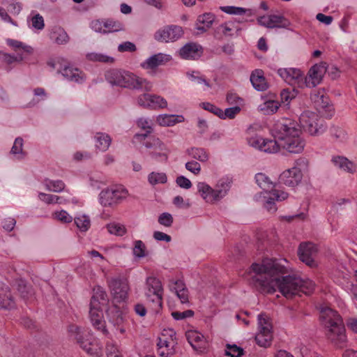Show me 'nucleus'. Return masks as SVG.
Listing matches in <instances>:
<instances>
[{
	"label": "nucleus",
	"instance_id": "13",
	"mask_svg": "<svg viewBox=\"0 0 357 357\" xmlns=\"http://www.w3.org/2000/svg\"><path fill=\"white\" fill-rule=\"evenodd\" d=\"M144 145L148 149L147 153L152 159L159 162L167 161L170 151L159 138L151 137L144 143Z\"/></svg>",
	"mask_w": 357,
	"mask_h": 357
},
{
	"label": "nucleus",
	"instance_id": "8",
	"mask_svg": "<svg viewBox=\"0 0 357 357\" xmlns=\"http://www.w3.org/2000/svg\"><path fill=\"white\" fill-rule=\"evenodd\" d=\"M128 196V190L123 185H115L102 190L99 195L102 206H114L121 203Z\"/></svg>",
	"mask_w": 357,
	"mask_h": 357
},
{
	"label": "nucleus",
	"instance_id": "11",
	"mask_svg": "<svg viewBox=\"0 0 357 357\" xmlns=\"http://www.w3.org/2000/svg\"><path fill=\"white\" fill-rule=\"evenodd\" d=\"M278 74L285 82L293 86L294 91L296 89H303L306 86L305 75L298 68H280Z\"/></svg>",
	"mask_w": 357,
	"mask_h": 357
},
{
	"label": "nucleus",
	"instance_id": "14",
	"mask_svg": "<svg viewBox=\"0 0 357 357\" xmlns=\"http://www.w3.org/2000/svg\"><path fill=\"white\" fill-rule=\"evenodd\" d=\"M310 99L317 111L326 118H331L334 114V109L330 104L329 98L324 90L314 91L311 93Z\"/></svg>",
	"mask_w": 357,
	"mask_h": 357
},
{
	"label": "nucleus",
	"instance_id": "2",
	"mask_svg": "<svg viewBox=\"0 0 357 357\" xmlns=\"http://www.w3.org/2000/svg\"><path fill=\"white\" fill-rule=\"evenodd\" d=\"M274 139H264L261 151L265 153H277L280 147L289 153H299L304 149L305 143L301 137L297 121L291 119L278 121L273 130Z\"/></svg>",
	"mask_w": 357,
	"mask_h": 357
},
{
	"label": "nucleus",
	"instance_id": "64",
	"mask_svg": "<svg viewBox=\"0 0 357 357\" xmlns=\"http://www.w3.org/2000/svg\"><path fill=\"white\" fill-rule=\"evenodd\" d=\"M194 315V312L191 310H188L183 312L175 311L172 312V316L176 320H183L188 317H191Z\"/></svg>",
	"mask_w": 357,
	"mask_h": 357
},
{
	"label": "nucleus",
	"instance_id": "59",
	"mask_svg": "<svg viewBox=\"0 0 357 357\" xmlns=\"http://www.w3.org/2000/svg\"><path fill=\"white\" fill-rule=\"evenodd\" d=\"M331 135L337 140L342 141L346 139L347 133L337 126H333L330 129Z\"/></svg>",
	"mask_w": 357,
	"mask_h": 357
},
{
	"label": "nucleus",
	"instance_id": "3",
	"mask_svg": "<svg viewBox=\"0 0 357 357\" xmlns=\"http://www.w3.org/2000/svg\"><path fill=\"white\" fill-rule=\"evenodd\" d=\"M319 318L321 324L327 329L328 338L337 347H343L347 340V336L340 314L331 307H324L320 310Z\"/></svg>",
	"mask_w": 357,
	"mask_h": 357
},
{
	"label": "nucleus",
	"instance_id": "36",
	"mask_svg": "<svg viewBox=\"0 0 357 357\" xmlns=\"http://www.w3.org/2000/svg\"><path fill=\"white\" fill-rule=\"evenodd\" d=\"M94 139L96 149L101 151H106L109 149L112 142L110 136L103 132L96 133Z\"/></svg>",
	"mask_w": 357,
	"mask_h": 357
},
{
	"label": "nucleus",
	"instance_id": "29",
	"mask_svg": "<svg viewBox=\"0 0 357 357\" xmlns=\"http://www.w3.org/2000/svg\"><path fill=\"white\" fill-rule=\"evenodd\" d=\"M243 22V20L227 22L220 24L218 29L225 36H238L241 31V28L237 24Z\"/></svg>",
	"mask_w": 357,
	"mask_h": 357
},
{
	"label": "nucleus",
	"instance_id": "6",
	"mask_svg": "<svg viewBox=\"0 0 357 357\" xmlns=\"http://www.w3.org/2000/svg\"><path fill=\"white\" fill-rule=\"evenodd\" d=\"M299 128L303 130L311 135H319L326 130V124L324 120L313 112L304 111L299 116V123L297 122ZM301 131V129H300Z\"/></svg>",
	"mask_w": 357,
	"mask_h": 357
},
{
	"label": "nucleus",
	"instance_id": "42",
	"mask_svg": "<svg viewBox=\"0 0 357 357\" xmlns=\"http://www.w3.org/2000/svg\"><path fill=\"white\" fill-rule=\"evenodd\" d=\"M148 181L152 185L164 184L167 181V177L164 172H152L148 176Z\"/></svg>",
	"mask_w": 357,
	"mask_h": 357
},
{
	"label": "nucleus",
	"instance_id": "10",
	"mask_svg": "<svg viewBox=\"0 0 357 357\" xmlns=\"http://www.w3.org/2000/svg\"><path fill=\"white\" fill-rule=\"evenodd\" d=\"M163 291L162 282L158 278L153 276L146 278L144 294L146 300L154 304L155 309L162 307Z\"/></svg>",
	"mask_w": 357,
	"mask_h": 357
},
{
	"label": "nucleus",
	"instance_id": "20",
	"mask_svg": "<svg viewBox=\"0 0 357 357\" xmlns=\"http://www.w3.org/2000/svg\"><path fill=\"white\" fill-rule=\"evenodd\" d=\"M167 332L170 340L165 337H159L157 343L158 353L162 357H168L174 354V347L176 342L174 339L175 338L176 333L172 329Z\"/></svg>",
	"mask_w": 357,
	"mask_h": 357
},
{
	"label": "nucleus",
	"instance_id": "52",
	"mask_svg": "<svg viewBox=\"0 0 357 357\" xmlns=\"http://www.w3.org/2000/svg\"><path fill=\"white\" fill-rule=\"evenodd\" d=\"M241 111V107L240 106L236 105L231 107H228L225 109L224 111L222 110V114L220 115L221 119H233L236 117L237 114L240 113Z\"/></svg>",
	"mask_w": 357,
	"mask_h": 357
},
{
	"label": "nucleus",
	"instance_id": "16",
	"mask_svg": "<svg viewBox=\"0 0 357 357\" xmlns=\"http://www.w3.org/2000/svg\"><path fill=\"white\" fill-rule=\"evenodd\" d=\"M183 35V29L181 26L171 25L165 26L158 30L154 35V38L159 42H173L177 40Z\"/></svg>",
	"mask_w": 357,
	"mask_h": 357
},
{
	"label": "nucleus",
	"instance_id": "17",
	"mask_svg": "<svg viewBox=\"0 0 357 357\" xmlns=\"http://www.w3.org/2000/svg\"><path fill=\"white\" fill-rule=\"evenodd\" d=\"M257 22L260 26L268 29H288L291 24L289 20L281 15H263L257 18Z\"/></svg>",
	"mask_w": 357,
	"mask_h": 357
},
{
	"label": "nucleus",
	"instance_id": "24",
	"mask_svg": "<svg viewBox=\"0 0 357 357\" xmlns=\"http://www.w3.org/2000/svg\"><path fill=\"white\" fill-rule=\"evenodd\" d=\"M326 73L324 64H315L308 71L307 76H305L306 79V87L312 88L318 85L324 74Z\"/></svg>",
	"mask_w": 357,
	"mask_h": 357
},
{
	"label": "nucleus",
	"instance_id": "45",
	"mask_svg": "<svg viewBox=\"0 0 357 357\" xmlns=\"http://www.w3.org/2000/svg\"><path fill=\"white\" fill-rule=\"evenodd\" d=\"M86 58L92 61H98L102 63H112L114 61V59L113 57L101 53H89L86 55Z\"/></svg>",
	"mask_w": 357,
	"mask_h": 357
},
{
	"label": "nucleus",
	"instance_id": "26",
	"mask_svg": "<svg viewBox=\"0 0 357 357\" xmlns=\"http://www.w3.org/2000/svg\"><path fill=\"white\" fill-rule=\"evenodd\" d=\"M203 54L202 47L195 43H188L179 50V56L184 59L195 60Z\"/></svg>",
	"mask_w": 357,
	"mask_h": 357
},
{
	"label": "nucleus",
	"instance_id": "19",
	"mask_svg": "<svg viewBox=\"0 0 357 357\" xmlns=\"http://www.w3.org/2000/svg\"><path fill=\"white\" fill-rule=\"evenodd\" d=\"M137 102L140 106L150 109L165 108L167 106V102L164 98L150 93L139 96Z\"/></svg>",
	"mask_w": 357,
	"mask_h": 357
},
{
	"label": "nucleus",
	"instance_id": "33",
	"mask_svg": "<svg viewBox=\"0 0 357 357\" xmlns=\"http://www.w3.org/2000/svg\"><path fill=\"white\" fill-rule=\"evenodd\" d=\"M109 302L107 294L105 289L97 286L93 289V294L91 297L90 305L91 306H101L107 305Z\"/></svg>",
	"mask_w": 357,
	"mask_h": 357
},
{
	"label": "nucleus",
	"instance_id": "48",
	"mask_svg": "<svg viewBox=\"0 0 357 357\" xmlns=\"http://www.w3.org/2000/svg\"><path fill=\"white\" fill-rule=\"evenodd\" d=\"M255 181L257 185L262 189L268 190L272 187V182L269 178L263 173H257L255 175Z\"/></svg>",
	"mask_w": 357,
	"mask_h": 357
},
{
	"label": "nucleus",
	"instance_id": "18",
	"mask_svg": "<svg viewBox=\"0 0 357 357\" xmlns=\"http://www.w3.org/2000/svg\"><path fill=\"white\" fill-rule=\"evenodd\" d=\"M317 252L316 245L310 242H305L300 244L298 255L301 261L310 267L316 266L314 257Z\"/></svg>",
	"mask_w": 357,
	"mask_h": 357
},
{
	"label": "nucleus",
	"instance_id": "47",
	"mask_svg": "<svg viewBox=\"0 0 357 357\" xmlns=\"http://www.w3.org/2000/svg\"><path fill=\"white\" fill-rule=\"evenodd\" d=\"M187 77L193 82H195L198 84H204L207 88H211V85L210 83L205 79L203 75H200L199 72L197 71H192L187 73Z\"/></svg>",
	"mask_w": 357,
	"mask_h": 357
},
{
	"label": "nucleus",
	"instance_id": "9",
	"mask_svg": "<svg viewBox=\"0 0 357 357\" xmlns=\"http://www.w3.org/2000/svg\"><path fill=\"white\" fill-rule=\"evenodd\" d=\"M69 331L76 333L75 338L77 343L89 355L92 357L102 356V347L98 340L91 335H87L86 337H83L80 335V328L76 326H71Z\"/></svg>",
	"mask_w": 357,
	"mask_h": 357
},
{
	"label": "nucleus",
	"instance_id": "51",
	"mask_svg": "<svg viewBox=\"0 0 357 357\" xmlns=\"http://www.w3.org/2000/svg\"><path fill=\"white\" fill-rule=\"evenodd\" d=\"M108 231L111 234H114L116 236H122L126 233V229L124 225L119 223H110L107 226Z\"/></svg>",
	"mask_w": 357,
	"mask_h": 357
},
{
	"label": "nucleus",
	"instance_id": "61",
	"mask_svg": "<svg viewBox=\"0 0 357 357\" xmlns=\"http://www.w3.org/2000/svg\"><path fill=\"white\" fill-rule=\"evenodd\" d=\"M202 107L204 109L210 112L211 113L218 116L219 118H220V115L221 114H222V109L212 103L202 102Z\"/></svg>",
	"mask_w": 357,
	"mask_h": 357
},
{
	"label": "nucleus",
	"instance_id": "63",
	"mask_svg": "<svg viewBox=\"0 0 357 357\" xmlns=\"http://www.w3.org/2000/svg\"><path fill=\"white\" fill-rule=\"evenodd\" d=\"M185 167L187 170L192 172L195 175H198L201 172L200 164L195 160L189 161L185 163Z\"/></svg>",
	"mask_w": 357,
	"mask_h": 357
},
{
	"label": "nucleus",
	"instance_id": "54",
	"mask_svg": "<svg viewBox=\"0 0 357 357\" xmlns=\"http://www.w3.org/2000/svg\"><path fill=\"white\" fill-rule=\"evenodd\" d=\"M7 44L15 50L22 49L25 52L29 54L32 53L33 52V48L31 46L24 45L23 43L19 40L8 39L7 40Z\"/></svg>",
	"mask_w": 357,
	"mask_h": 357
},
{
	"label": "nucleus",
	"instance_id": "53",
	"mask_svg": "<svg viewBox=\"0 0 357 357\" xmlns=\"http://www.w3.org/2000/svg\"><path fill=\"white\" fill-rule=\"evenodd\" d=\"M52 217L58 221L63 223H70L73 220V216H71L66 211L61 210L55 211L52 213Z\"/></svg>",
	"mask_w": 357,
	"mask_h": 357
},
{
	"label": "nucleus",
	"instance_id": "23",
	"mask_svg": "<svg viewBox=\"0 0 357 357\" xmlns=\"http://www.w3.org/2000/svg\"><path fill=\"white\" fill-rule=\"evenodd\" d=\"M172 59L169 54L158 53L147 58L140 64V66L145 70H155L158 66L166 64Z\"/></svg>",
	"mask_w": 357,
	"mask_h": 357
},
{
	"label": "nucleus",
	"instance_id": "21",
	"mask_svg": "<svg viewBox=\"0 0 357 357\" xmlns=\"http://www.w3.org/2000/svg\"><path fill=\"white\" fill-rule=\"evenodd\" d=\"M89 318L93 326L96 330L100 331L104 335L107 333L103 317L102 307L91 306L90 305Z\"/></svg>",
	"mask_w": 357,
	"mask_h": 357
},
{
	"label": "nucleus",
	"instance_id": "7",
	"mask_svg": "<svg viewBox=\"0 0 357 357\" xmlns=\"http://www.w3.org/2000/svg\"><path fill=\"white\" fill-rule=\"evenodd\" d=\"M308 160L300 158L294 162V166L284 171L280 176V182L290 187H294L301 183L303 178V171L307 169Z\"/></svg>",
	"mask_w": 357,
	"mask_h": 357
},
{
	"label": "nucleus",
	"instance_id": "57",
	"mask_svg": "<svg viewBox=\"0 0 357 357\" xmlns=\"http://www.w3.org/2000/svg\"><path fill=\"white\" fill-rule=\"evenodd\" d=\"M248 142L250 146L261 151L262 144L264 143V138L255 135L248 138Z\"/></svg>",
	"mask_w": 357,
	"mask_h": 357
},
{
	"label": "nucleus",
	"instance_id": "4",
	"mask_svg": "<svg viewBox=\"0 0 357 357\" xmlns=\"http://www.w3.org/2000/svg\"><path fill=\"white\" fill-rule=\"evenodd\" d=\"M105 77L112 85L121 87L141 89L146 91H151L153 87L152 83L147 79L128 71H121L116 69L110 70L106 73Z\"/></svg>",
	"mask_w": 357,
	"mask_h": 357
},
{
	"label": "nucleus",
	"instance_id": "32",
	"mask_svg": "<svg viewBox=\"0 0 357 357\" xmlns=\"http://www.w3.org/2000/svg\"><path fill=\"white\" fill-rule=\"evenodd\" d=\"M50 38L57 45H66L70 40V37L67 32L59 26L52 27L50 33Z\"/></svg>",
	"mask_w": 357,
	"mask_h": 357
},
{
	"label": "nucleus",
	"instance_id": "41",
	"mask_svg": "<svg viewBox=\"0 0 357 357\" xmlns=\"http://www.w3.org/2000/svg\"><path fill=\"white\" fill-rule=\"evenodd\" d=\"M29 21L31 22V27L32 29H36L38 31H41L45 27V22L43 17L40 14L37 13L34 11L31 12Z\"/></svg>",
	"mask_w": 357,
	"mask_h": 357
},
{
	"label": "nucleus",
	"instance_id": "12",
	"mask_svg": "<svg viewBox=\"0 0 357 357\" xmlns=\"http://www.w3.org/2000/svg\"><path fill=\"white\" fill-rule=\"evenodd\" d=\"M108 284L112 298L116 302H126L128 300L130 286L127 278H112L109 280Z\"/></svg>",
	"mask_w": 357,
	"mask_h": 357
},
{
	"label": "nucleus",
	"instance_id": "55",
	"mask_svg": "<svg viewBox=\"0 0 357 357\" xmlns=\"http://www.w3.org/2000/svg\"><path fill=\"white\" fill-rule=\"evenodd\" d=\"M226 101L229 105H238L241 107L243 104V99L241 98L238 94L232 92H229L226 96Z\"/></svg>",
	"mask_w": 357,
	"mask_h": 357
},
{
	"label": "nucleus",
	"instance_id": "37",
	"mask_svg": "<svg viewBox=\"0 0 357 357\" xmlns=\"http://www.w3.org/2000/svg\"><path fill=\"white\" fill-rule=\"evenodd\" d=\"M183 119V116L161 114L157 117V122L162 126H172L176 123L182 122Z\"/></svg>",
	"mask_w": 357,
	"mask_h": 357
},
{
	"label": "nucleus",
	"instance_id": "62",
	"mask_svg": "<svg viewBox=\"0 0 357 357\" xmlns=\"http://www.w3.org/2000/svg\"><path fill=\"white\" fill-rule=\"evenodd\" d=\"M137 124L139 128L146 131L148 133H151L153 129L151 120L146 118H139L137 121Z\"/></svg>",
	"mask_w": 357,
	"mask_h": 357
},
{
	"label": "nucleus",
	"instance_id": "56",
	"mask_svg": "<svg viewBox=\"0 0 357 357\" xmlns=\"http://www.w3.org/2000/svg\"><path fill=\"white\" fill-rule=\"evenodd\" d=\"M225 354L230 357H241L243 354V350L241 347H237L236 344L227 346V350L225 351Z\"/></svg>",
	"mask_w": 357,
	"mask_h": 357
},
{
	"label": "nucleus",
	"instance_id": "22",
	"mask_svg": "<svg viewBox=\"0 0 357 357\" xmlns=\"http://www.w3.org/2000/svg\"><path fill=\"white\" fill-rule=\"evenodd\" d=\"M266 195L264 197L266 199L265 203L264 204V207L269 212H275L276 207L275 202H281L286 199L288 197V194L283 191L278 189H273L270 192H266Z\"/></svg>",
	"mask_w": 357,
	"mask_h": 357
},
{
	"label": "nucleus",
	"instance_id": "39",
	"mask_svg": "<svg viewBox=\"0 0 357 357\" xmlns=\"http://www.w3.org/2000/svg\"><path fill=\"white\" fill-rule=\"evenodd\" d=\"M23 143L22 138L17 137L10 150V154L17 160L24 159L26 156V153L23 151Z\"/></svg>",
	"mask_w": 357,
	"mask_h": 357
},
{
	"label": "nucleus",
	"instance_id": "38",
	"mask_svg": "<svg viewBox=\"0 0 357 357\" xmlns=\"http://www.w3.org/2000/svg\"><path fill=\"white\" fill-rule=\"evenodd\" d=\"M188 153L192 158L201 162H205L209 158L208 153L204 148L192 147L188 149Z\"/></svg>",
	"mask_w": 357,
	"mask_h": 357
},
{
	"label": "nucleus",
	"instance_id": "60",
	"mask_svg": "<svg viewBox=\"0 0 357 357\" xmlns=\"http://www.w3.org/2000/svg\"><path fill=\"white\" fill-rule=\"evenodd\" d=\"M38 199L45 204H56V202H58L59 196L51 194H46L44 192H39Z\"/></svg>",
	"mask_w": 357,
	"mask_h": 357
},
{
	"label": "nucleus",
	"instance_id": "28",
	"mask_svg": "<svg viewBox=\"0 0 357 357\" xmlns=\"http://www.w3.org/2000/svg\"><path fill=\"white\" fill-rule=\"evenodd\" d=\"M61 73L66 79L78 84L83 83L86 79L85 75L82 71L72 66L63 67L61 70Z\"/></svg>",
	"mask_w": 357,
	"mask_h": 357
},
{
	"label": "nucleus",
	"instance_id": "27",
	"mask_svg": "<svg viewBox=\"0 0 357 357\" xmlns=\"http://www.w3.org/2000/svg\"><path fill=\"white\" fill-rule=\"evenodd\" d=\"M331 162L336 169L343 172L354 174L356 170V164L343 155H333Z\"/></svg>",
	"mask_w": 357,
	"mask_h": 357
},
{
	"label": "nucleus",
	"instance_id": "34",
	"mask_svg": "<svg viewBox=\"0 0 357 357\" xmlns=\"http://www.w3.org/2000/svg\"><path fill=\"white\" fill-rule=\"evenodd\" d=\"M215 19V15L212 13H205L198 16L196 29L201 33L206 32L211 27Z\"/></svg>",
	"mask_w": 357,
	"mask_h": 357
},
{
	"label": "nucleus",
	"instance_id": "35",
	"mask_svg": "<svg viewBox=\"0 0 357 357\" xmlns=\"http://www.w3.org/2000/svg\"><path fill=\"white\" fill-rule=\"evenodd\" d=\"M109 321L114 325L120 326L124 320L123 313L116 306H112L106 311Z\"/></svg>",
	"mask_w": 357,
	"mask_h": 357
},
{
	"label": "nucleus",
	"instance_id": "25",
	"mask_svg": "<svg viewBox=\"0 0 357 357\" xmlns=\"http://www.w3.org/2000/svg\"><path fill=\"white\" fill-rule=\"evenodd\" d=\"M188 342L197 352L202 353L207 347V342L204 336L197 331H188L185 333Z\"/></svg>",
	"mask_w": 357,
	"mask_h": 357
},
{
	"label": "nucleus",
	"instance_id": "44",
	"mask_svg": "<svg viewBox=\"0 0 357 357\" xmlns=\"http://www.w3.org/2000/svg\"><path fill=\"white\" fill-rule=\"evenodd\" d=\"M220 9L229 15H243L248 13V15H252V10L250 9H245L242 7H236L234 6H221Z\"/></svg>",
	"mask_w": 357,
	"mask_h": 357
},
{
	"label": "nucleus",
	"instance_id": "30",
	"mask_svg": "<svg viewBox=\"0 0 357 357\" xmlns=\"http://www.w3.org/2000/svg\"><path fill=\"white\" fill-rule=\"evenodd\" d=\"M250 79L252 86L259 91H266L268 88V83L264 76V72L261 70L257 69L254 70Z\"/></svg>",
	"mask_w": 357,
	"mask_h": 357
},
{
	"label": "nucleus",
	"instance_id": "50",
	"mask_svg": "<svg viewBox=\"0 0 357 357\" xmlns=\"http://www.w3.org/2000/svg\"><path fill=\"white\" fill-rule=\"evenodd\" d=\"M132 254L135 258L141 259L146 256V245L141 240L135 241Z\"/></svg>",
	"mask_w": 357,
	"mask_h": 357
},
{
	"label": "nucleus",
	"instance_id": "15",
	"mask_svg": "<svg viewBox=\"0 0 357 357\" xmlns=\"http://www.w3.org/2000/svg\"><path fill=\"white\" fill-rule=\"evenodd\" d=\"M259 331L255 336V340L261 347H268L273 338L272 326L269 319L264 314H259L257 317Z\"/></svg>",
	"mask_w": 357,
	"mask_h": 357
},
{
	"label": "nucleus",
	"instance_id": "31",
	"mask_svg": "<svg viewBox=\"0 0 357 357\" xmlns=\"http://www.w3.org/2000/svg\"><path fill=\"white\" fill-rule=\"evenodd\" d=\"M14 306L15 303L8 287L0 283V309H11Z\"/></svg>",
	"mask_w": 357,
	"mask_h": 357
},
{
	"label": "nucleus",
	"instance_id": "43",
	"mask_svg": "<svg viewBox=\"0 0 357 357\" xmlns=\"http://www.w3.org/2000/svg\"><path fill=\"white\" fill-rule=\"evenodd\" d=\"M75 224L81 231H86L91 226V220L86 215H79L73 218Z\"/></svg>",
	"mask_w": 357,
	"mask_h": 357
},
{
	"label": "nucleus",
	"instance_id": "46",
	"mask_svg": "<svg viewBox=\"0 0 357 357\" xmlns=\"http://www.w3.org/2000/svg\"><path fill=\"white\" fill-rule=\"evenodd\" d=\"M176 293L181 303H188L189 296L188 289L183 287V284L181 281L176 282Z\"/></svg>",
	"mask_w": 357,
	"mask_h": 357
},
{
	"label": "nucleus",
	"instance_id": "58",
	"mask_svg": "<svg viewBox=\"0 0 357 357\" xmlns=\"http://www.w3.org/2000/svg\"><path fill=\"white\" fill-rule=\"evenodd\" d=\"M158 222L165 227H169L172 225L174 219L169 213H162L158 217Z\"/></svg>",
	"mask_w": 357,
	"mask_h": 357
},
{
	"label": "nucleus",
	"instance_id": "1",
	"mask_svg": "<svg viewBox=\"0 0 357 357\" xmlns=\"http://www.w3.org/2000/svg\"><path fill=\"white\" fill-rule=\"evenodd\" d=\"M282 261L286 262V260L266 258L261 264L254 263L251 266L254 275L250 284L263 294H273L278 289L287 298L310 294L314 289L313 282L295 275H284L287 270Z\"/></svg>",
	"mask_w": 357,
	"mask_h": 357
},
{
	"label": "nucleus",
	"instance_id": "49",
	"mask_svg": "<svg viewBox=\"0 0 357 357\" xmlns=\"http://www.w3.org/2000/svg\"><path fill=\"white\" fill-rule=\"evenodd\" d=\"M105 33L116 32L123 29V24L118 22L108 20L104 22Z\"/></svg>",
	"mask_w": 357,
	"mask_h": 357
},
{
	"label": "nucleus",
	"instance_id": "5",
	"mask_svg": "<svg viewBox=\"0 0 357 357\" xmlns=\"http://www.w3.org/2000/svg\"><path fill=\"white\" fill-rule=\"evenodd\" d=\"M232 182V178L229 176L220 178L214 188L205 182H199L197 185V191L206 202L213 204L221 200L228 194Z\"/></svg>",
	"mask_w": 357,
	"mask_h": 357
},
{
	"label": "nucleus",
	"instance_id": "40",
	"mask_svg": "<svg viewBox=\"0 0 357 357\" xmlns=\"http://www.w3.org/2000/svg\"><path fill=\"white\" fill-rule=\"evenodd\" d=\"M45 189L48 191L60 192L65 188V183L61 180H51L46 178L43 181Z\"/></svg>",
	"mask_w": 357,
	"mask_h": 357
}]
</instances>
